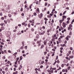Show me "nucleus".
Returning a JSON list of instances; mask_svg holds the SVG:
<instances>
[{"label": "nucleus", "mask_w": 74, "mask_h": 74, "mask_svg": "<svg viewBox=\"0 0 74 74\" xmlns=\"http://www.w3.org/2000/svg\"><path fill=\"white\" fill-rule=\"evenodd\" d=\"M6 51H7L6 50H5L4 51V52L3 51V50L1 51V53L2 54H3V53H5V52H6Z\"/></svg>", "instance_id": "obj_1"}, {"label": "nucleus", "mask_w": 74, "mask_h": 74, "mask_svg": "<svg viewBox=\"0 0 74 74\" xmlns=\"http://www.w3.org/2000/svg\"><path fill=\"white\" fill-rule=\"evenodd\" d=\"M44 45H47V41H46V40H45L44 42Z\"/></svg>", "instance_id": "obj_2"}, {"label": "nucleus", "mask_w": 74, "mask_h": 74, "mask_svg": "<svg viewBox=\"0 0 74 74\" xmlns=\"http://www.w3.org/2000/svg\"><path fill=\"white\" fill-rule=\"evenodd\" d=\"M22 45L23 47L25 46V44H24V41H23L22 42Z\"/></svg>", "instance_id": "obj_3"}, {"label": "nucleus", "mask_w": 74, "mask_h": 74, "mask_svg": "<svg viewBox=\"0 0 74 74\" xmlns=\"http://www.w3.org/2000/svg\"><path fill=\"white\" fill-rule=\"evenodd\" d=\"M23 56H21L20 57V60H22V58H23Z\"/></svg>", "instance_id": "obj_4"}, {"label": "nucleus", "mask_w": 74, "mask_h": 74, "mask_svg": "<svg viewBox=\"0 0 74 74\" xmlns=\"http://www.w3.org/2000/svg\"><path fill=\"white\" fill-rule=\"evenodd\" d=\"M66 40H67V41H69V38L68 37V36H67L66 38Z\"/></svg>", "instance_id": "obj_5"}, {"label": "nucleus", "mask_w": 74, "mask_h": 74, "mask_svg": "<svg viewBox=\"0 0 74 74\" xmlns=\"http://www.w3.org/2000/svg\"><path fill=\"white\" fill-rule=\"evenodd\" d=\"M44 45H41V49H42V48H44Z\"/></svg>", "instance_id": "obj_6"}, {"label": "nucleus", "mask_w": 74, "mask_h": 74, "mask_svg": "<svg viewBox=\"0 0 74 74\" xmlns=\"http://www.w3.org/2000/svg\"><path fill=\"white\" fill-rule=\"evenodd\" d=\"M73 58H74V56H69V58H70L71 59H73Z\"/></svg>", "instance_id": "obj_7"}, {"label": "nucleus", "mask_w": 74, "mask_h": 74, "mask_svg": "<svg viewBox=\"0 0 74 74\" xmlns=\"http://www.w3.org/2000/svg\"><path fill=\"white\" fill-rule=\"evenodd\" d=\"M62 45H61V46L62 47H65L66 46V44H64L63 45H62V46H61Z\"/></svg>", "instance_id": "obj_8"}, {"label": "nucleus", "mask_w": 74, "mask_h": 74, "mask_svg": "<svg viewBox=\"0 0 74 74\" xmlns=\"http://www.w3.org/2000/svg\"><path fill=\"white\" fill-rule=\"evenodd\" d=\"M4 22L5 24H7V21L6 20H4Z\"/></svg>", "instance_id": "obj_9"}, {"label": "nucleus", "mask_w": 74, "mask_h": 74, "mask_svg": "<svg viewBox=\"0 0 74 74\" xmlns=\"http://www.w3.org/2000/svg\"><path fill=\"white\" fill-rule=\"evenodd\" d=\"M20 62H21V60H19L18 61V64H21V63H20Z\"/></svg>", "instance_id": "obj_10"}, {"label": "nucleus", "mask_w": 74, "mask_h": 74, "mask_svg": "<svg viewBox=\"0 0 74 74\" xmlns=\"http://www.w3.org/2000/svg\"><path fill=\"white\" fill-rule=\"evenodd\" d=\"M47 17L48 18H51V16L49 15H48Z\"/></svg>", "instance_id": "obj_11"}, {"label": "nucleus", "mask_w": 74, "mask_h": 74, "mask_svg": "<svg viewBox=\"0 0 74 74\" xmlns=\"http://www.w3.org/2000/svg\"><path fill=\"white\" fill-rule=\"evenodd\" d=\"M62 18H65V19H66V16H62Z\"/></svg>", "instance_id": "obj_12"}, {"label": "nucleus", "mask_w": 74, "mask_h": 74, "mask_svg": "<svg viewBox=\"0 0 74 74\" xmlns=\"http://www.w3.org/2000/svg\"><path fill=\"white\" fill-rule=\"evenodd\" d=\"M44 19L45 21H48V19L47 18H44Z\"/></svg>", "instance_id": "obj_13"}, {"label": "nucleus", "mask_w": 74, "mask_h": 74, "mask_svg": "<svg viewBox=\"0 0 74 74\" xmlns=\"http://www.w3.org/2000/svg\"><path fill=\"white\" fill-rule=\"evenodd\" d=\"M8 16L10 18H11V16H12V15H11V14H9Z\"/></svg>", "instance_id": "obj_14"}, {"label": "nucleus", "mask_w": 74, "mask_h": 74, "mask_svg": "<svg viewBox=\"0 0 74 74\" xmlns=\"http://www.w3.org/2000/svg\"><path fill=\"white\" fill-rule=\"evenodd\" d=\"M24 47V46H22V47H21V48H20V49H23V48H24V47Z\"/></svg>", "instance_id": "obj_15"}, {"label": "nucleus", "mask_w": 74, "mask_h": 74, "mask_svg": "<svg viewBox=\"0 0 74 74\" xmlns=\"http://www.w3.org/2000/svg\"><path fill=\"white\" fill-rule=\"evenodd\" d=\"M34 16H36L37 15V14H36V12H34Z\"/></svg>", "instance_id": "obj_16"}, {"label": "nucleus", "mask_w": 74, "mask_h": 74, "mask_svg": "<svg viewBox=\"0 0 74 74\" xmlns=\"http://www.w3.org/2000/svg\"><path fill=\"white\" fill-rule=\"evenodd\" d=\"M43 15V14H42V13L40 14V17H41V18H42V17Z\"/></svg>", "instance_id": "obj_17"}, {"label": "nucleus", "mask_w": 74, "mask_h": 74, "mask_svg": "<svg viewBox=\"0 0 74 74\" xmlns=\"http://www.w3.org/2000/svg\"><path fill=\"white\" fill-rule=\"evenodd\" d=\"M48 5V3L47 2L45 3V6H47Z\"/></svg>", "instance_id": "obj_18"}, {"label": "nucleus", "mask_w": 74, "mask_h": 74, "mask_svg": "<svg viewBox=\"0 0 74 74\" xmlns=\"http://www.w3.org/2000/svg\"><path fill=\"white\" fill-rule=\"evenodd\" d=\"M31 31L32 32H34V29L33 28H32V29H31Z\"/></svg>", "instance_id": "obj_19"}, {"label": "nucleus", "mask_w": 74, "mask_h": 74, "mask_svg": "<svg viewBox=\"0 0 74 74\" xmlns=\"http://www.w3.org/2000/svg\"><path fill=\"white\" fill-rule=\"evenodd\" d=\"M38 17L39 18H40V19H41V16H40V14H39L38 15Z\"/></svg>", "instance_id": "obj_20"}, {"label": "nucleus", "mask_w": 74, "mask_h": 74, "mask_svg": "<svg viewBox=\"0 0 74 74\" xmlns=\"http://www.w3.org/2000/svg\"><path fill=\"white\" fill-rule=\"evenodd\" d=\"M7 21L8 22V23H10V20L8 19H7Z\"/></svg>", "instance_id": "obj_21"}, {"label": "nucleus", "mask_w": 74, "mask_h": 74, "mask_svg": "<svg viewBox=\"0 0 74 74\" xmlns=\"http://www.w3.org/2000/svg\"><path fill=\"white\" fill-rule=\"evenodd\" d=\"M41 63L42 64H43V63H44V61H42L41 62Z\"/></svg>", "instance_id": "obj_22"}, {"label": "nucleus", "mask_w": 74, "mask_h": 74, "mask_svg": "<svg viewBox=\"0 0 74 74\" xmlns=\"http://www.w3.org/2000/svg\"><path fill=\"white\" fill-rule=\"evenodd\" d=\"M70 68H71V67L69 66L68 68V70H70Z\"/></svg>", "instance_id": "obj_23"}, {"label": "nucleus", "mask_w": 74, "mask_h": 74, "mask_svg": "<svg viewBox=\"0 0 74 74\" xmlns=\"http://www.w3.org/2000/svg\"><path fill=\"white\" fill-rule=\"evenodd\" d=\"M50 72L51 73H53V70H51V71H50Z\"/></svg>", "instance_id": "obj_24"}, {"label": "nucleus", "mask_w": 74, "mask_h": 74, "mask_svg": "<svg viewBox=\"0 0 74 74\" xmlns=\"http://www.w3.org/2000/svg\"><path fill=\"white\" fill-rule=\"evenodd\" d=\"M69 27H73V25L71 24H70L69 25Z\"/></svg>", "instance_id": "obj_25"}, {"label": "nucleus", "mask_w": 74, "mask_h": 74, "mask_svg": "<svg viewBox=\"0 0 74 74\" xmlns=\"http://www.w3.org/2000/svg\"><path fill=\"white\" fill-rule=\"evenodd\" d=\"M66 11H65L63 13V15H64V14H65L66 13Z\"/></svg>", "instance_id": "obj_26"}, {"label": "nucleus", "mask_w": 74, "mask_h": 74, "mask_svg": "<svg viewBox=\"0 0 74 74\" xmlns=\"http://www.w3.org/2000/svg\"><path fill=\"white\" fill-rule=\"evenodd\" d=\"M59 21L60 23H62V22H63L62 20H60Z\"/></svg>", "instance_id": "obj_27"}, {"label": "nucleus", "mask_w": 74, "mask_h": 74, "mask_svg": "<svg viewBox=\"0 0 74 74\" xmlns=\"http://www.w3.org/2000/svg\"><path fill=\"white\" fill-rule=\"evenodd\" d=\"M72 34V32H70L69 33V35L70 36H71Z\"/></svg>", "instance_id": "obj_28"}, {"label": "nucleus", "mask_w": 74, "mask_h": 74, "mask_svg": "<svg viewBox=\"0 0 74 74\" xmlns=\"http://www.w3.org/2000/svg\"><path fill=\"white\" fill-rule=\"evenodd\" d=\"M39 35H42L43 34H42V33L40 32L39 33Z\"/></svg>", "instance_id": "obj_29"}, {"label": "nucleus", "mask_w": 74, "mask_h": 74, "mask_svg": "<svg viewBox=\"0 0 74 74\" xmlns=\"http://www.w3.org/2000/svg\"><path fill=\"white\" fill-rule=\"evenodd\" d=\"M56 62H57V63H59L60 62H59V60H57V61H56Z\"/></svg>", "instance_id": "obj_30"}, {"label": "nucleus", "mask_w": 74, "mask_h": 74, "mask_svg": "<svg viewBox=\"0 0 74 74\" xmlns=\"http://www.w3.org/2000/svg\"><path fill=\"white\" fill-rule=\"evenodd\" d=\"M50 15L51 16H53V14H50Z\"/></svg>", "instance_id": "obj_31"}, {"label": "nucleus", "mask_w": 74, "mask_h": 74, "mask_svg": "<svg viewBox=\"0 0 74 74\" xmlns=\"http://www.w3.org/2000/svg\"><path fill=\"white\" fill-rule=\"evenodd\" d=\"M48 44L49 46V47L51 46V44L50 43H48Z\"/></svg>", "instance_id": "obj_32"}, {"label": "nucleus", "mask_w": 74, "mask_h": 74, "mask_svg": "<svg viewBox=\"0 0 74 74\" xmlns=\"http://www.w3.org/2000/svg\"><path fill=\"white\" fill-rule=\"evenodd\" d=\"M5 70L6 71H7V70H8V68H6L5 69Z\"/></svg>", "instance_id": "obj_33"}, {"label": "nucleus", "mask_w": 74, "mask_h": 74, "mask_svg": "<svg viewBox=\"0 0 74 74\" xmlns=\"http://www.w3.org/2000/svg\"><path fill=\"white\" fill-rule=\"evenodd\" d=\"M41 43H39L38 45V46L39 47H40V46H41Z\"/></svg>", "instance_id": "obj_34"}, {"label": "nucleus", "mask_w": 74, "mask_h": 74, "mask_svg": "<svg viewBox=\"0 0 74 74\" xmlns=\"http://www.w3.org/2000/svg\"><path fill=\"white\" fill-rule=\"evenodd\" d=\"M68 72V71L67 70V69H65V72L66 73H67Z\"/></svg>", "instance_id": "obj_35"}, {"label": "nucleus", "mask_w": 74, "mask_h": 74, "mask_svg": "<svg viewBox=\"0 0 74 74\" xmlns=\"http://www.w3.org/2000/svg\"><path fill=\"white\" fill-rule=\"evenodd\" d=\"M51 22H52V23H53V22H54V21H53V19H52V20Z\"/></svg>", "instance_id": "obj_36"}, {"label": "nucleus", "mask_w": 74, "mask_h": 74, "mask_svg": "<svg viewBox=\"0 0 74 74\" xmlns=\"http://www.w3.org/2000/svg\"><path fill=\"white\" fill-rule=\"evenodd\" d=\"M21 11L22 12L23 11V8H21Z\"/></svg>", "instance_id": "obj_37"}, {"label": "nucleus", "mask_w": 74, "mask_h": 74, "mask_svg": "<svg viewBox=\"0 0 74 74\" xmlns=\"http://www.w3.org/2000/svg\"><path fill=\"white\" fill-rule=\"evenodd\" d=\"M70 50H71L72 51L73 50V48H72V47H70Z\"/></svg>", "instance_id": "obj_38"}, {"label": "nucleus", "mask_w": 74, "mask_h": 74, "mask_svg": "<svg viewBox=\"0 0 74 74\" xmlns=\"http://www.w3.org/2000/svg\"><path fill=\"white\" fill-rule=\"evenodd\" d=\"M23 56H24V57H25V56H26V54H23Z\"/></svg>", "instance_id": "obj_39"}, {"label": "nucleus", "mask_w": 74, "mask_h": 74, "mask_svg": "<svg viewBox=\"0 0 74 74\" xmlns=\"http://www.w3.org/2000/svg\"><path fill=\"white\" fill-rule=\"evenodd\" d=\"M37 11H38V12H39V8H38L37 9Z\"/></svg>", "instance_id": "obj_40"}, {"label": "nucleus", "mask_w": 74, "mask_h": 74, "mask_svg": "<svg viewBox=\"0 0 74 74\" xmlns=\"http://www.w3.org/2000/svg\"><path fill=\"white\" fill-rule=\"evenodd\" d=\"M60 50H63V48L62 47H61L60 48Z\"/></svg>", "instance_id": "obj_41"}, {"label": "nucleus", "mask_w": 74, "mask_h": 74, "mask_svg": "<svg viewBox=\"0 0 74 74\" xmlns=\"http://www.w3.org/2000/svg\"><path fill=\"white\" fill-rule=\"evenodd\" d=\"M47 72L48 73H50V72H51V71L48 70H47Z\"/></svg>", "instance_id": "obj_42"}, {"label": "nucleus", "mask_w": 74, "mask_h": 74, "mask_svg": "<svg viewBox=\"0 0 74 74\" xmlns=\"http://www.w3.org/2000/svg\"><path fill=\"white\" fill-rule=\"evenodd\" d=\"M62 72H65V70L64 69H63L62 70Z\"/></svg>", "instance_id": "obj_43"}, {"label": "nucleus", "mask_w": 74, "mask_h": 74, "mask_svg": "<svg viewBox=\"0 0 74 74\" xmlns=\"http://www.w3.org/2000/svg\"><path fill=\"white\" fill-rule=\"evenodd\" d=\"M70 23V21L68 20L67 21V23Z\"/></svg>", "instance_id": "obj_44"}, {"label": "nucleus", "mask_w": 74, "mask_h": 74, "mask_svg": "<svg viewBox=\"0 0 74 74\" xmlns=\"http://www.w3.org/2000/svg\"><path fill=\"white\" fill-rule=\"evenodd\" d=\"M35 70L36 71H37V70H38V69L37 68H36L35 69Z\"/></svg>", "instance_id": "obj_45"}, {"label": "nucleus", "mask_w": 74, "mask_h": 74, "mask_svg": "<svg viewBox=\"0 0 74 74\" xmlns=\"http://www.w3.org/2000/svg\"><path fill=\"white\" fill-rule=\"evenodd\" d=\"M22 53H25V51L24 50H23L22 51Z\"/></svg>", "instance_id": "obj_46"}, {"label": "nucleus", "mask_w": 74, "mask_h": 74, "mask_svg": "<svg viewBox=\"0 0 74 74\" xmlns=\"http://www.w3.org/2000/svg\"><path fill=\"white\" fill-rule=\"evenodd\" d=\"M27 46H26L25 47V49H27Z\"/></svg>", "instance_id": "obj_47"}, {"label": "nucleus", "mask_w": 74, "mask_h": 74, "mask_svg": "<svg viewBox=\"0 0 74 74\" xmlns=\"http://www.w3.org/2000/svg\"><path fill=\"white\" fill-rule=\"evenodd\" d=\"M58 3H55V5H58Z\"/></svg>", "instance_id": "obj_48"}, {"label": "nucleus", "mask_w": 74, "mask_h": 74, "mask_svg": "<svg viewBox=\"0 0 74 74\" xmlns=\"http://www.w3.org/2000/svg\"><path fill=\"white\" fill-rule=\"evenodd\" d=\"M67 37H68V38H71V36H67Z\"/></svg>", "instance_id": "obj_49"}, {"label": "nucleus", "mask_w": 74, "mask_h": 74, "mask_svg": "<svg viewBox=\"0 0 74 74\" xmlns=\"http://www.w3.org/2000/svg\"><path fill=\"white\" fill-rule=\"evenodd\" d=\"M4 19V17H2L1 18V19H2V20H3Z\"/></svg>", "instance_id": "obj_50"}, {"label": "nucleus", "mask_w": 74, "mask_h": 74, "mask_svg": "<svg viewBox=\"0 0 74 74\" xmlns=\"http://www.w3.org/2000/svg\"><path fill=\"white\" fill-rule=\"evenodd\" d=\"M2 73H3V74H5V71H2Z\"/></svg>", "instance_id": "obj_51"}, {"label": "nucleus", "mask_w": 74, "mask_h": 74, "mask_svg": "<svg viewBox=\"0 0 74 74\" xmlns=\"http://www.w3.org/2000/svg\"><path fill=\"white\" fill-rule=\"evenodd\" d=\"M60 16H62V15H63V14H62V13H61L60 14Z\"/></svg>", "instance_id": "obj_52"}, {"label": "nucleus", "mask_w": 74, "mask_h": 74, "mask_svg": "<svg viewBox=\"0 0 74 74\" xmlns=\"http://www.w3.org/2000/svg\"><path fill=\"white\" fill-rule=\"evenodd\" d=\"M36 25H40V23H36Z\"/></svg>", "instance_id": "obj_53"}, {"label": "nucleus", "mask_w": 74, "mask_h": 74, "mask_svg": "<svg viewBox=\"0 0 74 74\" xmlns=\"http://www.w3.org/2000/svg\"><path fill=\"white\" fill-rule=\"evenodd\" d=\"M45 31H43L42 33V34H43V35H44V34L45 33Z\"/></svg>", "instance_id": "obj_54"}, {"label": "nucleus", "mask_w": 74, "mask_h": 74, "mask_svg": "<svg viewBox=\"0 0 74 74\" xmlns=\"http://www.w3.org/2000/svg\"><path fill=\"white\" fill-rule=\"evenodd\" d=\"M73 60H72L71 61V62H70V63L71 64L72 63H73Z\"/></svg>", "instance_id": "obj_55"}, {"label": "nucleus", "mask_w": 74, "mask_h": 74, "mask_svg": "<svg viewBox=\"0 0 74 74\" xmlns=\"http://www.w3.org/2000/svg\"><path fill=\"white\" fill-rule=\"evenodd\" d=\"M0 16H2V12H1L0 13Z\"/></svg>", "instance_id": "obj_56"}, {"label": "nucleus", "mask_w": 74, "mask_h": 74, "mask_svg": "<svg viewBox=\"0 0 74 74\" xmlns=\"http://www.w3.org/2000/svg\"><path fill=\"white\" fill-rule=\"evenodd\" d=\"M25 24V23L24 22L23 23H22V25H24Z\"/></svg>", "instance_id": "obj_57"}, {"label": "nucleus", "mask_w": 74, "mask_h": 74, "mask_svg": "<svg viewBox=\"0 0 74 74\" xmlns=\"http://www.w3.org/2000/svg\"><path fill=\"white\" fill-rule=\"evenodd\" d=\"M58 59V56H56V60H57V59Z\"/></svg>", "instance_id": "obj_58"}, {"label": "nucleus", "mask_w": 74, "mask_h": 74, "mask_svg": "<svg viewBox=\"0 0 74 74\" xmlns=\"http://www.w3.org/2000/svg\"><path fill=\"white\" fill-rule=\"evenodd\" d=\"M61 38H59L58 39V41H60V40H61Z\"/></svg>", "instance_id": "obj_59"}, {"label": "nucleus", "mask_w": 74, "mask_h": 74, "mask_svg": "<svg viewBox=\"0 0 74 74\" xmlns=\"http://www.w3.org/2000/svg\"><path fill=\"white\" fill-rule=\"evenodd\" d=\"M66 25H64L63 26V27H64V28L65 27H66Z\"/></svg>", "instance_id": "obj_60"}, {"label": "nucleus", "mask_w": 74, "mask_h": 74, "mask_svg": "<svg viewBox=\"0 0 74 74\" xmlns=\"http://www.w3.org/2000/svg\"><path fill=\"white\" fill-rule=\"evenodd\" d=\"M52 69V70H56V68H53Z\"/></svg>", "instance_id": "obj_61"}, {"label": "nucleus", "mask_w": 74, "mask_h": 74, "mask_svg": "<svg viewBox=\"0 0 74 74\" xmlns=\"http://www.w3.org/2000/svg\"><path fill=\"white\" fill-rule=\"evenodd\" d=\"M8 52L9 53H11V51H10V50H8Z\"/></svg>", "instance_id": "obj_62"}, {"label": "nucleus", "mask_w": 74, "mask_h": 74, "mask_svg": "<svg viewBox=\"0 0 74 74\" xmlns=\"http://www.w3.org/2000/svg\"><path fill=\"white\" fill-rule=\"evenodd\" d=\"M74 14V11H73L71 13V14Z\"/></svg>", "instance_id": "obj_63"}, {"label": "nucleus", "mask_w": 74, "mask_h": 74, "mask_svg": "<svg viewBox=\"0 0 74 74\" xmlns=\"http://www.w3.org/2000/svg\"><path fill=\"white\" fill-rule=\"evenodd\" d=\"M22 16H24V13H22L21 14Z\"/></svg>", "instance_id": "obj_64"}]
</instances>
